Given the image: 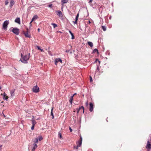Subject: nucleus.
Returning <instances> with one entry per match:
<instances>
[{
    "mask_svg": "<svg viewBox=\"0 0 151 151\" xmlns=\"http://www.w3.org/2000/svg\"><path fill=\"white\" fill-rule=\"evenodd\" d=\"M30 54V53H29L28 55H27L24 56L23 57L22 59H20L19 60L23 63H27V61L29 59Z\"/></svg>",
    "mask_w": 151,
    "mask_h": 151,
    "instance_id": "1",
    "label": "nucleus"
},
{
    "mask_svg": "<svg viewBox=\"0 0 151 151\" xmlns=\"http://www.w3.org/2000/svg\"><path fill=\"white\" fill-rule=\"evenodd\" d=\"M10 29L14 34H15L16 35H18L19 33V29L17 28H10Z\"/></svg>",
    "mask_w": 151,
    "mask_h": 151,
    "instance_id": "2",
    "label": "nucleus"
},
{
    "mask_svg": "<svg viewBox=\"0 0 151 151\" xmlns=\"http://www.w3.org/2000/svg\"><path fill=\"white\" fill-rule=\"evenodd\" d=\"M9 23L8 20L5 21L3 23V27L4 30H6L7 29V26Z\"/></svg>",
    "mask_w": 151,
    "mask_h": 151,
    "instance_id": "3",
    "label": "nucleus"
},
{
    "mask_svg": "<svg viewBox=\"0 0 151 151\" xmlns=\"http://www.w3.org/2000/svg\"><path fill=\"white\" fill-rule=\"evenodd\" d=\"M40 91L39 88L37 85L33 87L32 88V91L35 93H37Z\"/></svg>",
    "mask_w": 151,
    "mask_h": 151,
    "instance_id": "4",
    "label": "nucleus"
},
{
    "mask_svg": "<svg viewBox=\"0 0 151 151\" xmlns=\"http://www.w3.org/2000/svg\"><path fill=\"white\" fill-rule=\"evenodd\" d=\"M82 138L81 136L80 137V139L76 142V144L77 145L79 146L80 147L82 144Z\"/></svg>",
    "mask_w": 151,
    "mask_h": 151,
    "instance_id": "5",
    "label": "nucleus"
},
{
    "mask_svg": "<svg viewBox=\"0 0 151 151\" xmlns=\"http://www.w3.org/2000/svg\"><path fill=\"white\" fill-rule=\"evenodd\" d=\"M59 62L61 63H62V61L61 59L60 58H56L55 60V64L57 65L58 64V63Z\"/></svg>",
    "mask_w": 151,
    "mask_h": 151,
    "instance_id": "6",
    "label": "nucleus"
},
{
    "mask_svg": "<svg viewBox=\"0 0 151 151\" xmlns=\"http://www.w3.org/2000/svg\"><path fill=\"white\" fill-rule=\"evenodd\" d=\"M146 148L147 149V150L151 149V144L150 143L149 140H148L147 141V144L146 146Z\"/></svg>",
    "mask_w": 151,
    "mask_h": 151,
    "instance_id": "7",
    "label": "nucleus"
},
{
    "mask_svg": "<svg viewBox=\"0 0 151 151\" xmlns=\"http://www.w3.org/2000/svg\"><path fill=\"white\" fill-rule=\"evenodd\" d=\"M23 33L24 35L25 36L27 37H29V38H30L31 37L30 35H29L28 34V32H25L24 31H23Z\"/></svg>",
    "mask_w": 151,
    "mask_h": 151,
    "instance_id": "8",
    "label": "nucleus"
},
{
    "mask_svg": "<svg viewBox=\"0 0 151 151\" xmlns=\"http://www.w3.org/2000/svg\"><path fill=\"white\" fill-rule=\"evenodd\" d=\"M82 109L83 110V113H84V108L83 106H81L79 107V108H76V110L77 111V114H78L79 113V111L81 110Z\"/></svg>",
    "mask_w": 151,
    "mask_h": 151,
    "instance_id": "9",
    "label": "nucleus"
},
{
    "mask_svg": "<svg viewBox=\"0 0 151 151\" xmlns=\"http://www.w3.org/2000/svg\"><path fill=\"white\" fill-rule=\"evenodd\" d=\"M93 105L92 103H90L89 104V111L91 112H92L93 110Z\"/></svg>",
    "mask_w": 151,
    "mask_h": 151,
    "instance_id": "10",
    "label": "nucleus"
},
{
    "mask_svg": "<svg viewBox=\"0 0 151 151\" xmlns=\"http://www.w3.org/2000/svg\"><path fill=\"white\" fill-rule=\"evenodd\" d=\"M1 95H3V99L4 100H7L8 98V97L6 95V94L5 93H4L3 94H1Z\"/></svg>",
    "mask_w": 151,
    "mask_h": 151,
    "instance_id": "11",
    "label": "nucleus"
},
{
    "mask_svg": "<svg viewBox=\"0 0 151 151\" xmlns=\"http://www.w3.org/2000/svg\"><path fill=\"white\" fill-rule=\"evenodd\" d=\"M56 12L57 13V15L60 17V16L62 15V12L60 10H58L56 11Z\"/></svg>",
    "mask_w": 151,
    "mask_h": 151,
    "instance_id": "12",
    "label": "nucleus"
},
{
    "mask_svg": "<svg viewBox=\"0 0 151 151\" xmlns=\"http://www.w3.org/2000/svg\"><path fill=\"white\" fill-rule=\"evenodd\" d=\"M14 4V1L13 0H11L10 2V7L12 8Z\"/></svg>",
    "mask_w": 151,
    "mask_h": 151,
    "instance_id": "13",
    "label": "nucleus"
},
{
    "mask_svg": "<svg viewBox=\"0 0 151 151\" xmlns=\"http://www.w3.org/2000/svg\"><path fill=\"white\" fill-rule=\"evenodd\" d=\"M15 22L18 23V24H20V18L19 17H17L15 19Z\"/></svg>",
    "mask_w": 151,
    "mask_h": 151,
    "instance_id": "14",
    "label": "nucleus"
},
{
    "mask_svg": "<svg viewBox=\"0 0 151 151\" xmlns=\"http://www.w3.org/2000/svg\"><path fill=\"white\" fill-rule=\"evenodd\" d=\"M33 147L32 149V151H35V149L37 147V146L36 144L34 143L33 144Z\"/></svg>",
    "mask_w": 151,
    "mask_h": 151,
    "instance_id": "15",
    "label": "nucleus"
},
{
    "mask_svg": "<svg viewBox=\"0 0 151 151\" xmlns=\"http://www.w3.org/2000/svg\"><path fill=\"white\" fill-rule=\"evenodd\" d=\"M68 2V0H62L61 1V3L62 5L64 4L67 3Z\"/></svg>",
    "mask_w": 151,
    "mask_h": 151,
    "instance_id": "16",
    "label": "nucleus"
},
{
    "mask_svg": "<svg viewBox=\"0 0 151 151\" xmlns=\"http://www.w3.org/2000/svg\"><path fill=\"white\" fill-rule=\"evenodd\" d=\"M73 95H72L71 96L70 98L69 99V102L70 103V104L72 105V101L73 100Z\"/></svg>",
    "mask_w": 151,
    "mask_h": 151,
    "instance_id": "17",
    "label": "nucleus"
},
{
    "mask_svg": "<svg viewBox=\"0 0 151 151\" xmlns=\"http://www.w3.org/2000/svg\"><path fill=\"white\" fill-rule=\"evenodd\" d=\"M15 89H12L10 91V93L11 96H13L14 95V93L15 91Z\"/></svg>",
    "mask_w": 151,
    "mask_h": 151,
    "instance_id": "18",
    "label": "nucleus"
},
{
    "mask_svg": "<svg viewBox=\"0 0 151 151\" xmlns=\"http://www.w3.org/2000/svg\"><path fill=\"white\" fill-rule=\"evenodd\" d=\"M38 17L37 15H35L33 17L32 19V22H33L35 19H37Z\"/></svg>",
    "mask_w": 151,
    "mask_h": 151,
    "instance_id": "19",
    "label": "nucleus"
},
{
    "mask_svg": "<svg viewBox=\"0 0 151 151\" xmlns=\"http://www.w3.org/2000/svg\"><path fill=\"white\" fill-rule=\"evenodd\" d=\"M88 45L91 47H92L93 46V43L92 42H88Z\"/></svg>",
    "mask_w": 151,
    "mask_h": 151,
    "instance_id": "20",
    "label": "nucleus"
},
{
    "mask_svg": "<svg viewBox=\"0 0 151 151\" xmlns=\"http://www.w3.org/2000/svg\"><path fill=\"white\" fill-rule=\"evenodd\" d=\"M95 52H97L98 54L99 53L98 49L96 48L94 49L93 51V53H95Z\"/></svg>",
    "mask_w": 151,
    "mask_h": 151,
    "instance_id": "21",
    "label": "nucleus"
},
{
    "mask_svg": "<svg viewBox=\"0 0 151 151\" xmlns=\"http://www.w3.org/2000/svg\"><path fill=\"white\" fill-rule=\"evenodd\" d=\"M53 110V108H52L51 110V115L52 116V119H54V116L53 115V113L52 112Z\"/></svg>",
    "mask_w": 151,
    "mask_h": 151,
    "instance_id": "22",
    "label": "nucleus"
},
{
    "mask_svg": "<svg viewBox=\"0 0 151 151\" xmlns=\"http://www.w3.org/2000/svg\"><path fill=\"white\" fill-rule=\"evenodd\" d=\"M101 27L103 30L104 31H105L106 30V27L105 26H101Z\"/></svg>",
    "mask_w": 151,
    "mask_h": 151,
    "instance_id": "23",
    "label": "nucleus"
},
{
    "mask_svg": "<svg viewBox=\"0 0 151 151\" xmlns=\"http://www.w3.org/2000/svg\"><path fill=\"white\" fill-rule=\"evenodd\" d=\"M32 125L35 126V124L36 123V122L34 120L32 119Z\"/></svg>",
    "mask_w": 151,
    "mask_h": 151,
    "instance_id": "24",
    "label": "nucleus"
},
{
    "mask_svg": "<svg viewBox=\"0 0 151 151\" xmlns=\"http://www.w3.org/2000/svg\"><path fill=\"white\" fill-rule=\"evenodd\" d=\"M51 24L52 25L54 28H55L58 26L57 24L55 23H52Z\"/></svg>",
    "mask_w": 151,
    "mask_h": 151,
    "instance_id": "25",
    "label": "nucleus"
},
{
    "mask_svg": "<svg viewBox=\"0 0 151 151\" xmlns=\"http://www.w3.org/2000/svg\"><path fill=\"white\" fill-rule=\"evenodd\" d=\"M58 135L60 139L62 138V134L60 132H58Z\"/></svg>",
    "mask_w": 151,
    "mask_h": 151,
    "instance_id": "26",
    "label": "nucleus"
},
{
    "mask_svg": "<svg viewBox=\"0 0 151 151\" xmlns=\"http://www.w3.org/2000/svg\"><path fill=\"white\" fill-rule=\"evenodd\" d=\"M33 142H34L35 143H34L35 144L37 143L38 142V138H36L35 140L33 141Z\"/></svg>",
    "mask_w": 151,
    "mask_h": 151,
    "instance_id": "27",
    "label": "nucleus"
},
{
    "mask_svg": "<svg viewBox=\"0 0 151 151\" xmlns=\"http://www.w3.org/2000/svg\"><path fill=\"white\" fill-rule=\"evenodd\" d=\"M79 147H80L79 146L77 145L76 146H74L73 147H74V148L76 149H78V148Z\"/></svg>",
    "mask_w": 151,
    "mask_h": 151,
    "instance_id": "28",
    "label": "nucleus"
},
{
    "mask_svg": "<svg viewBox=\"0 0 151 151\" xmlns=\"http://www.w3.org/2000/svg\"><path fill=\"white\" fill-rule=\"evenodd\" d=\"M43 139L42 137L41 136H40L39 137V138L38 139V140H39V141L42 140Z\"/></svg>",
    "mask_w": 151,
    "mask_h": 151,
    "instance_id": "29",
    "label": "nucleus"
},
{
    "mask_svg": "<svg viewBox=\"0 0 151 151\" xmlns=\"http://www.w3.org/2000/svg\"><path fill=\"white\" fill-rule=\"evenodd\" d=\"M70 35H71L72 36V38H71L72 39V40L74 39L75 38V37L73 35V33H72V34H71Z\"/></svg>",
    "mask_w": 151,
    "mask_h": 151,
    "instance_id": "30",
    "label": "nucleus"
},
{
    "mask_svg": "<svg viewBox=\"0 0 151 151\" xmlns=\"http://www.w3.org/2000/svg\"><path fill=\"white\" fill-rule=\"evenodd\" d=\"M78 17H79V14L78 13L77 15L76 16V19H75L76 20H78Z\"/></svg>",
    "mask_w": 151,
    "mask_h": 151,
    "instance_id": "31",
    "label": "nucleus"
},
{
    "mask_svg": "<svg viewBox=\"0 0 151 151\" xmlns=\"http://www.w3.org/2000/svg\"><path fill=\"white\" fill-rule=\"evenodd\" d=\"M9 3V1L7 0H6L5 1V5H7Z\"/></svg>",
    "mask_w": 151,
    "mask_h": 151,
    "instance_id": "32",
    "label": "nucleus"
},
{
    "mask_svg": "<svg viewBox=\"0 0 151 151\" xmlns=\"http://www.w3.org/2000/svg\"><path fill=\"white\" fill-rule=\"evenodd\" d=\"M99 66H97V68L96 69V71H99Z\"/></svg>",
    "mask_w": 151,
    "mask_h": 151,
    "instance_id": "33",
    "label": "nucleus"
},
{
    "mask_svg": "<svg viewBox=\"0 0 151 151\" xmlns=\"http://www.w3.org/2000/svg\"><path fill=\"white\" fill-rule=\"evenodd\" d=\"M90 82L92 81V78L91 76H90Z\"/></svg>",
    "mask_w": 151,
    "mask_h": 151,
    "instance_id": "34",
    "label": "nucleus"
},
{
    "mask_svg": "<svg viewBox=\"0 0 151 151\" xmlns=\"http://www.w3.org/2000/svg\"><path fill=\"white\" fill-rule=\"evenodd\" d=\"M52 4H51L49 5L48 6V7H50V8H52Z\"/></svg>",
    "mask_w": 151,
    "mask_h": 151,
    "instance_id": "35",
    "label": "nucleus"
},
{
    "mask_svg": "<svg viewBox=\"0 0 151 151\" xmlns=\"http://www.w3.org/2000/svg\"><path fill=\"white\" fill-rule=\"evenodd\" d=\"M77 21H78V20H76L75 19V21H73V23L74 24H77Z\"/></svg>",
    "mask_w": 151,
    "mask_h": 151,
    "instance_id": "36",
    "label": "nucleus"
},
{
    "mask_svg": "<svg viewBox=\"0 0 151 151\" xmlns=\"http://www.w3.org/2000/svg\"><path fill=\"white\" fill-rule=\"evenodd\" d=\"M34 126H34V125H32V127H31V129H32V130H34Z\"/></svg>",
    "mask_w": 151,
    "mask_h": 151,
    "instance_id": "37",
    "label": "nucleus"
},
{
    "mask_svg": "<svg viewBox=\"0 0 151 151\" xmlns=\"http://www.w3.org/2000/svg\"><path fill=\"white\" fill-rule=\"evenodd\" d=\"M37 49L39 50H41V48L39 46H37Z\"/></svg>",
    "mask_w": 151,
    "mask_h": 151,
    "instance_id": "38",
    "label": "nucleus"
},
{
    "mask_svg": "<svg viewBox=\"0 0 151 151\" xmlns=\"http://www.w3.org/2000/svg\"><path fill=\"white\" fill-rule=\"evenodd\" d=\"M69 130L70 132H72V129L70 127H69Z\"/></svg>",
    "mask_w": 151,
    "mask_h": 151,
    "instance_id": "39",
    "label": "nucleus"
},
{
    "mask_svg": "<svg viewBox=\"0 0 151 151\" xmlns=\"http://www.w3.org/2000/svg\"><path fill=\"white\" fill-rule=\"evenodd\" d=\"M2 145H1L0 146V151H1L2 150L1 147H2Z\"/></svg>",
    "mask_w": 151,
    "mask_h": 151,
    "instance_id": "40",
    "label": "nucleus"
},
{
    "mask_svg": "<svg viewBox=\"0 0 151 151\" xmlns=\"http://www.w3.org/2000/svg\"><path fill=\"white\" fill-rule=\"evenodd\" d=\"M92 1H93V0H89V1L88 2L89 3H91L92 2Z\"/></svg>",
    "mask_w": 151,
    "mask_h": 151,
    "instance_id": "41",
    "label": "nucleus"
},
{
    "mask_svg": "<svg viewBox=\"0 0 151 151\" xmlns=\"http://www.w3.org/2000/svg\"><path fill=\"white\" fill-rule=\"evenodd\" d=\"M21 57L22 58L23 57V54L22 53H21Z\"/></svg>",
    "mask_w": 151,
    "mask_h": 151,
    "instance_id": "42",
    "label": "nucleus"
},
{
    "mask_svg": "<svg viewBox=\"0 0 151 151\" xmlns=\"http://www.w3.org/2000/svg\"><path fill=\"white\" fill-rule=\"evenodd\" d=\"M69 32L70 33V34H72V32H71V31L70 30H69Z\"/></svg>",
    "mask_w": 151,
    "mask_h": 151,
    "instance_id": "43",
    "label": "nucleus"
},
{
    "mask_svg": "<svg viewBox=\"0 0 151 151\" xmlns=\"http://www.w3.org/2000/svg\"><path fill=\"white\" fill-rule=\"evenodd\" d=\"M86 106H87L88 105V102L87 101L86 102Z\"/></svg>",
    "mask_w": 151,
    "mask_h": 151,
    "instance_id": "44",
    "label": "nucleus"
},
{
    "mask_svg": "<svg viewBox=\"0 0 151 151\" xmlns=\"http://www.w3.org/2000/svg\"><path fill=\"white\" fill-rule=\"evenodd\" d=\"M69 50H67L65 51L67 52H69Z\"/></svg>",
    "mask_w": 151,
    "mask_h": 151,
    "instance_id": "45",
    "label": "nucleus"
},
{
    "mask_svg": "<svg viewBox=\"0 0 151 151\" xmlns=\"http://www.w3.org/2000/svg\"><path fill=\"white\" fill-rule=\"evenodd\" d=\"M32 22V20H31V21L29 23V24H32V22Z\"/></svg>",
    "mask_w": 151,
    "mask_h": 151,
    "instance_id": "46",
    "label": "nucleus"
},
{
    "mask_svg": "<svg viewBox=\"0 0 151 151\" xmlns=\"http://www.w3.org/2000/svg\"><path fill=\"white\" fill-rule=\"evenodd\" d=\"M26 30H27V31L26 32H28V30H29V29H28L27 28L26 29Z\"/></svg>",
    "mask_w": 151,
    "mask_h": 151,
    "instance_id": "47",
    "label": "nucleus"
},
{
    "mask_svg": "<svg viewBox=\"0 0 151 151\" xmlns=\"http://www.w3.org/2000/svg\"><path fill=\"white\" fill-rule=\"evenodd\" d=\"M40 50L42 52L43 51V50L42 49H41V50Z\"/></svg>",
    "mask_w": 151,
    "mask_h": 151,
    "instance_id": "48",
    "label": "nucleus"
},
{
    "mask_svg": "<svg viewBox=\"0 0 151 151\" xmlns=\"http://www.w3.org/2000/svg\"><path fill=\"white\" fill-rule=\"evenodd\" d=\"M88 23H89V24H90V23H91V21H89H89H88Z\"/></svg>",
    "mask_w": 151,
    "mask_h": 151,
    "instance_id": "49",
    "label": "nucleus"
},
{
    "mask_svg": "<svg viewBox=\"0 0 151 151\" xmlns=\"http://www.w3.org/2000/svg\"><path fill=\"white\" fill-rule=\"evenodd\" d=\"M29 27H30L32 26V24H29Z\"/></svg>",
    "mask_w": 151,
    "mask_h": 151,
    "instance_id": "50",
    "label": "nucleus"
},
{
    "mask_svg": "<svg viewBox=\"0 0 151 151\" xmlns=\"http://www.w3.org/2000/svg\"><path fill=\"white\" fill-rule=\"evenodd\" d=\"M76 93H75L73 95V96H75V95H76Z\"/></svg>",
    "mask_w": 151,
    "mask_h": 151,
    "instance_id": "51",
    "label": "nucleus"
},
{
    "mask_svg": "<svg viewBox=\"0 0 151 151\" xmlns=\"http://www.w3.org/2000/svg\"><path fill=\"white\" fill-rule=\"evenodd\" d=\"M38 30L39 32V31H40V28H38Z\"/></svg>",
    "mask_w": 151,
    "mask_h": 151,
    "instance_id": "52",
    "label": "nucleus"
},
{
    "mask_svg": "<svg viewBox=\"0 0 151 151\" xmlns=\"http://www.w3.org/2000/svg\"><path fill=\"white\" fill-rule=\"evenodd\" d=\"M3 115H4V117H5V115L4 114H3Z\"/></svg>",
    "mask_w": 151,
    "mask_h": 151,
    "instance_id": "53",
    "label": "nucleus"
},
{
    "mask_svg": "<svg viewBox=\"0 0 151 151\" xmlns=\"http://www.w3.org/2000/svg\"><path fill=\"white\" fill-rule=\"evenodd\" d=\"M98 60V61H99V63H100V61H99V60Z\"/></svg>",
    "mask_w": 151,
    "mask_h": 151,
    "instance_id": "54",
    "label": "nucleus"
},
{
    "mask_svg": "<svg viewBox=\"0 0 151 151\" xmlns=\"http://www.w3.org/2000/svg\"><path fill=\"white\" fill-rule=\"evenodd\" d=\"M147 151H150V150H147Z\"/></svg>",
    "mask_w": 151,
    "mask_h": 151,
    "instance_id": "55",
    "label": "nucleus"
},
{
    "mask_svg": "<svg viewBox=\"0 0 151 151\" xmlns=\"http://www.w3.org/2000/svg\"><path fill=\"white\" fill-rule=\"evenodd\" d=\"M74 111V112H75V110H74V111Z\"/></svg>",
    "mask_w": 151,
    "mask_h": 151,
    "instance_id": "56",
    "label": "nucleus"
},
{
    "mask_svg": "<svg viewBox=\"0 0 151 151\" xmlns=\"http://www.w3.org/2000/svg\"><path fill=\"white\" fill-rule=\"evenodd\" d=\"M1 89V87L0 86V89Z\"/></svg>",
    "mask_w": 151,
    "mask_h": 151,
    "instance_id": "57",
    "label": "nucleus"
},
{
    "mask_svg": "<svg viewBox=\"0 0 151 151\" xmlns=\"http://www.w3.org/2000/svg\"><path fill=\"white\" fill-rule=\"evenodd\" d=\"M3 101H2V102H1V103H3Z\"/></svg>",
    "mask_w": 151,
    "mask_h": 151,
    "instance_id": "58",
    "label": "nucleus"
}]
</instances>
